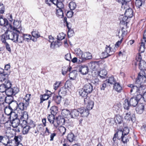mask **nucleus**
Instances as JSON below:
<instances>
[{
    "mask_svg": "<svg viewBox=\"0 0 146 146\" xmlns=\"http://www.w3.org/2000/svg\"><path fill=\"white\" fill-rule=\"evenodd\" d=\"M128 86L131 88L130 90V93L135 95L137 96H142L146 91V87L145 85H141V84H135V85L132 84H129Z\"/></svg>",
    "mask_w": 146,
    "mask_h": 146,
    "instance_id": "obj_1",
    "label": "nucleus"
},
{
    "mask_svg": "<svg viewBox=\"0 0 146 146\" xmlns=\"http://www.w3.org/2000/svg\"><path fill=\"white\" fill-rule=\"evenodd\" d=\"M7 110L5 111V113L7 115H9V118L11 122V124L13 127H17L19 125L20 121L19 119L17 118V115L15 112L11 111L9 114L7 113L6 112Z\"/></svg>",
    "mask_w": 146,
    "mask_h": 146,
    "instance_id": "obj_2",
    "label": "nucleus"
},
{
    "mask_svg": "<svg viewBox=\"0 0 146 146\" xmlns=\"http://www.w3.org/2000/svg\"><path fill=\"white\" fill-rule=\"evenodd\" d=\"M20 33L19 31L17 30H14L13 31H10L2 35H4L5 38L7 40L10 39L12 40L14 42H17V38L19 37V34Z\"/></svg>",
    "mask_w": 146,
    "mask_h": 146,
    "instance_id": "obj_3",
    "label": "nucleus"
},
{
    "mask_svg": "<svg viewBox=\"0 0 146 146\" xmlns=\"http://www.w3.org/2000/svg\"><path fill=\"white\" fill-rule=\"evenodd\" d=\"M77 50L78 51L76 52L77 55L78 56L81 55V57H80L78 63H80L86 60L92 58V56L90 53L87 52L83 53L82 52L80 49Z\"/></svg>",
    "mask_w": 146,
    "mask_h": 146,
    "instance_id": "obj_4",
    "label": "nucleus"
},
{
    "mask_svg": "<svg viewBox=\"0 0 146 146\" xmlns=\"http://www.w3.org/2000/svg\"><path fill=\"white\" fill-rule=\"evenodd\" d=\"M115 51V46H111L110 45L106 46L104 51L102 53L103 58H106L113 54Z\"/></svg>",
    "mask_w": 146,
    "mask_h": 146,
    "instance_id": "obj_5",
    "label": "nucleus"
},
{
    "mask_svg": "<svg viewBox=\"0 0 146 146\" xmlns=\"http://www.w3.org/2000/svg\"><path fill=\"white\" fill-rule=\"evenodd\" d=\"M143 98H142L140 96H137L135 95V96L132 97L130 100L129 104L130 105L135 107L139 102L142 103L143 102Z\"/></svg>",
    "mask_w": 146,
    "mask_h": 146,
    "instance_id": "obj_6",
    "label": "nucleus"
},
{
    "mask_svg": "<svg viewBox=\"0 0 146 146\" xmlns=\"http://www.w3.org/2000/svg\"><path fill=\"white\" fill-rule=\"evenodd\" d=\"M19 92V89L17 87L13 88H7L5 94L7 96L15 95Z\"/></svg>",
    "mask_w": 146,
    "mask_h": 146,
    "instance_id": "obj_7",
    "label": "nucleus"
},
{
    "mask_svg": "<svg viewBox=\"0 0 146 146\" xmlns=\"http://www.w3.org/2000/svg\"><path fill=\"white\" fill-rule=\"evenodd\" d=\"M0 25L4 26L7 30L12 29V27L11 24H9L6 18H3V16L0 17Z\"/></svg>",
    "mask_w": 146,
    "mask_h": 146,
    "instance_id": "obj_8",
    "label": "nucleus"
},
{
    "mask_svg": "<svg viewBox=\"0 0 146 146\" xmlns=\"http://www.w3.org/2000/svg\"><path fill=\"white\" fill-rule=\"evenodd\" d=\"M84 101L86 108L88 110L92 109L93 108L94 103L91 100L89 97H87L84 99Z\"/></svg>",
    "mask_w": 146,
    "mask_h": 146,
    "instance_id": "obj_9",
    "label": "nucleus"
},
{
    "mask_svg": "<svg viewBox=\"0 0 146 146\" xmlns=\"http://www.w3.org/2000/svg\"><path fill=\"white\" fill-rule=\"evenodd\" d=\"M146 81V77L144 75L139 74L137 77L136 78L135 84H141V85H144L143 84L145 83Z\"/></svg>",
    "mask_w": 146,
    "mask_h": 146,
    "instance_id": "obj_10",
    "label": "nucleus"
},
{
    "mask_svg": "<svg viewBox=\"0 0 146 146\" xmlns=\"http://www.w3.org/2000/svg\"><path fill=\"white\" fill-rule=\"evenodd\" d=\"M89 110L84 107H81L78 108V111L82 117H87L89 114Z\"/></svg>",
    "mask_w": 146,
    "mask_h": 146,
    "instance_id": "obj_11",
    "label": "nucleus"
},
{
    "mask_svg": "<svg viewBox=\"0 0 146 146\" xmlns=\"http://www.w3.org/2000/svg\"><path fill=\"white\" fill-rule=\"evenodd\" d=\"M9 73V72H5L3 69L2 72L0 73V81L1 82L5 81L6 82V81L7 80L8 75Z\"/></svg>",
    "mask_w": 146,
    "mask_h": 146,
    "instance_id": "obj_12",
    "label": "nucleus"
},
{
    "mask_svg": "<svg viewBox=\"0 0 146 146\" xmlns=\"http://www.w3.org/2000/svg\"><path fill=\"white\" fill-rule=\"evenodd\" d=\"M145 102H139L137 104V107L136 108V110L137 113L139 114L141 113L144 110Z\"/></svg>",
    "mask_w": 146,
    "mask_h": 146,
    "instance_id": "obj_13",
    "label": "nucleus"
},
{
    "mask_svg": "<svg viewBox=\"0 0 146 146\" xmlns=\"http://www.w3.org/2000/svg\"><path fill=\"white\" fill-rule=\"evenodd\" d=\"M56 122L54 123V126L55 128H57L60 124H63L65 121V119L61 117H57L55 119Z\"/></svg>",
    "mask_w": 146,
    "mask_h": 146,
    "instance_id": "obj_14",
    "label": "nucleus"
},
{
    "mask_svg": "<svg viewBox=\"0 0 146 146\" xmlns=\"http://www.w3.org/2000/svg\"><path fill=\"white\" fill-rule=\"evenodd\" d=\"M17 102L14 100L9 105L8 108L10 111H13V110L15 111L17 109Z\"/></svg>",
    "mask_w": 146,
    "mask_h": 146,
    "instance_id": "obj_15",
    "label": "nucleus"
},
{
    "mask_svg": "<svg viewBox=\"0 0 146 146\" xmlns=\"http://www.w3.org/2000/svg\"><path fill=\"white\" fill-rule=\"evenodd\" d=\"M87 92L90 93L92 92L93 90V86L92 84L89 83L85 84L83 88Z\"/></svg>",
    "mask_w": 146,
    "mask_h": 146,
    "instance_id": "obj_16",
    "label": "nucleus"
},
{
    "mask_svg": "<svg viewBox=\"0 0 146 146\" xmlns=\"http://www.w3.org/2000/svg\"><path fill=\"white\" fill-rule=\"evenodd\" d=\"M79 71L83 75L86 74L88 72V68L86 66H80L79 69Z\"/></svg>",
    "mask_w": 146,
    "mask_h": 146,
    "instance_id": "obj_17",
    "label": "nucleus"
},
{
    "mask_svg": "<svg viewBox=\"0 0 146 146\" xmlns=\"http://www.w3.org/2000/svg\"><path fill=\"white\" fill-rule=\"evenodd\" d=\"M119 19L121 24L125 25L127 26V23L129 21L130 18L125 15V16L121 15L119 17Z\"/></svg>",
    "mask_w": 146,
    "mask_h": 146,
    "instance_id": "obj_18",
    "label": "nucleus"
},
{
    "mask_svg": "<svg viewBox=\"0 0 146 146\" xmlns=\"http://www.w3.org/2000/svg\"><path fill=\"white\" fill-rule=\"evenodd\" d=\"M1 40L2 42L4 43L5 45V47L7 50L9 52H11V49L10 47L9 44L6 42V38H5V36L4 35H1Z\"/></svg>",
    "mask_w": 146,
    "mask_h": 146,
    "instance_id": "obj_19",
    "label": "nucleus"
},
{
    "mask_svg": "<svg viewBox=\"0 0 146 146\" xmlns=\"http://www.w3.org/2000/svg\"><path fill=\"white\" fill-rule=\"evenodd\" d=\"M22 127L23 128L22 132L24 135L27 134L29 133V132L31 128L30 126L25 124L22 125Z\"/></svg>",
    "mask_w": 146,
    "mask_h": 146,
    "instance_id": "obj_20",
    "label": "nucleus"
},
{
    "mask_svg": "<svg viewBox=\"0 0 146 146\" xmlns=\"http://www.w3.org/2000/svg\"><path fill=\"white\" fill-rule=\"evenodd\" d=\"M40 103L41 104L43 101L48 100L50 97L48 94H41L40 96Z\"/></svg>",
    "mask_w": 146,
    "mask_h": 146,
    "instance_id": "obj_21",
    "label": "nucleus"
},
{
    "mask_svg": "<svg viewBox=\"0 0 146 146\" xmlns=\"http://www.w3.org/2000/svg\"><path fill=\"white\" fill-rule=\"evenodd\" d=\"M79 111H78V109H74L72 110L70 112V115L72 118H76L77 117L79 116Z\"/></svg>",
    "mask_w": 146,
    "mask_h": 146,
    "instance_id": "obj_22",
    "label": "nucleus"
},
{
    "mask_svg": "<svg viewBox=\"0 0 146 146\" xmlns=\"http://www.w3.org/2000/svg\"><path fill=\"white\" fill-rule=\"evenodd\" d=\"M139 68L141 70L144 71L146 70V62L144 60H142L139 63Z\"/></svg>",
    "mask_w": 146,
    "mask_h": 146,
    "instance_id": "obj_23",
    "label": "nucleus"
},
{
    "mask_svg": "<svg viewBox=\"0 0 146 146\" xmlns=\"http://www.w3.org/2000/svg\"><path fill=\"white\" fill-rule=\"evenodd\" d=\"M133 11L131 8H128L126 9L125 13V15L129 18L132 17L133 15Z\"/></svg>",
    "mask_w": 146,
    "mask_h": 146,
    "instance_id": "obj_24",
    "label": "nucleus"
},
{
    "mask_svg": "<svg viewBox=\"0 0 146 146\" xmlns=\"http://www.w3.org/2000/svg\"><path fill=\"white\" fill-rule=\"evenodd\" d=\"M104 82L111 84H114V85L116 83L115 80L113 76L110 77L108 79H106Z\"/></svg>",
    "mask_w": 146,
    "mask_h": 146,
    "instance_id": "obj_25",
    "label": "nucleus"
},
{
    "mask_svg": "<svg viewBox=\"0 0 146 146\" xmlns=\"http://www.w3.org/2000/svg\"><path fill=\"white\" fill-rule=\"evenodd\" d=\"M67 89L66 87H63L61 88L58 92V95L61 96L65 95L66 93Z\"/></svg>",
    "mask_w": 146,
    "mask_h": 146,
    "instance_id": "obj_26",
    "label": "nucleus"
},
{
    "mask_svg": "<svg viewBox=\"0 0 146 146\" xmlns=\"http://www.w3.org/2000/svg\"><path fill=\"white\" fill-rule=\"evenodd\" d=\"M67 139L70 142H72L75 139V136L74 134L71 132L68 133L67 136Z\"/></svg>",
    "mask_w": 146,
    "mask_h": 146,
    "instance_id": "obj_27",
    "label": "nucleus"
},
{
    "mask_svg": "<svg viewBox=\"0 0 146 146\" xmlns=\"http://www.w3.org/2000/svg\"><path fill=\"white\" fill-rule=\"evenodd\" d=\"M56 14L57 16L60 18H62L63 17V11L65 10L64 9H56Z\"/></svg>",
    "mask_w": 146,
    "mask_h": 146,
    "instance_id": "obj_28",
    "label": "nucleus"
},
{
    "mask_svg": "<svg viewBox=\"0 0 146 146\" xmlns=\"http://www.w3.org/2000/svg\"><path fill=\"white\" fill-rule=\"evenodd\" d=\"M114 89L118 92H121L122 90V87L120 84L118 83H115L114 85Z\"/></svg>",
    "mask_w": 146,
    "mask_h": 146,
    "instance_id": "obj_29",
    "label": "nucleus"
},
{
    "mask_svg": "<svg viewBox=\"0 0 146 146\" xmlns=\"http://www.w3.org/2000/svg\"><path fill=\"white\" fill-rule=\"evenodd\" d=\"M4 101L6 103H7L9 105L14 101L13 98L12 96H7L6 97H5Z\"/></svg>",
    "mask_w": 146,
    "mask_h": 146,
    "instance_id": "obj_30",
    "label": "nucleus"
},
{
    "mask_svg": "<svg viewBox=\"0 0 146 146\" xmlns=\"http://www.w3.org/2000/svg\"><path fill=\"white\" fill-rule=\"evenodd\" d=\"M51 114L55 115L58 112V108L55 106H52L50 108Z\"/></svg>",
    "mask_w": 146,
    "mask_h": 146,
    "instance_id": "obj_31",
    "label": "nucleus"
},
{
    "mask_svg": "<svg viewBox=\"0 0 146 146\" xmlns=\"http://www.w3.org/2000/svg\"><path fill=\"white\" fill-rule=\"evenodd\" d=\"M31 33L32 36L34 38H37L40 36V33L36 29H33Z\"/></svg>",
    "mask_w": 146,
    "mask_h": 146,
    "instance_id": "obj_32",
    "label": "nucleus"
},
{
    "mask_svg": "<svg viewBox=\"0 0 146 146\" xmlns=\"http://www.w3.org/2000/svg\"><path fill=\"white\" fill-rule=\"evenodd\" d=\"M77 74V71L75 70H73L71 72H70L69 74L70 79L74 80Z\"/></svg>",
    "mask_w": 146,
    "mask_h": 146,
    "instance_id": "obj_33",
    "label": "nucleus"
},
{
    "mask_svg": "<svg viewBox=\"0 0 146 146\" xmlns=\"http://www.w3.org/2000/svg\"><path fill=\"white\" fill-rule=\"evenodd\" d=\"M123 118L121 116L119 115H116L115 118V120L116 123H121L123 122Z\"/></svg>",
    "mask_w": 146,
    "mask_h": 146,
    "instance_id": "obj_34",
    "label": "nucleus"
},
{
    "mask_svg": "<svg viewBox=\"0 0 146 146\" xmlns=\"http://www.w3.org/2000/svg\"><path fill=\"white\" fill-rule=\"evenodd\" d=\"M79 92L80 95L83 97H86L88 94H89L83 88L79 90Z\"/></svg>",
    "mask_w": 146,
    "mask_h": 146,
    "instance_id": "obj_35",
    "label": "nucleus"
},
{
    "mask_svg": "<svg viewBox=\"0 0 146 146\" xmlns=\"http://www.w3.org/2000/svg\"><path fill=\"white\" fill-rule=\"evenodd\" d=\"M114 135L115 136H116L117 138L118 139H121L124 134H123L122 130H119Z\"/></svg>",
    "mask_w": 146,
    "mask_h": 146,
    "instance_id": "obj_36",
    "label": "nucleus"
},
{
    "mask_svg": "<svg viewBox=\"0 0 146 146\" xmlns=\"http://www.w3.org/2000/svg\"><path fill=\"white\" fill-rule=\"evenodd\" d=\"M61 113L62 115L65 117H67L68 116L70 115V111L68 109H64L62 110Z\"/></svg>",
    "mask_w": 146,
    "mask_h": 146,
    "instance_id": "obj_37",
    "label": "nucleus"
},
{
    "mask_svg": "<svg viewBox=\"0 0 146 146\" xmlns=\"http://www.w3.org/2000/svg\"><path fill=\"white\" fill-rule=\"evenodd\" d=\"M54 115L52 114L49 115L48 116V119L50 123H52L54 125V123L56 122L54 119Z\"/></svg>",
    "mask_w": 146,
    "mask_h": 146,
    "instance_id": "obj_38",
    "label": "nucleus"
},
{
    "mask_svg": "<svg viewBox=\"0 0 146 146\" xmlns=\"http://www.w3.org/2000/svg\"><path fill=\"white\" fill-rule=\"evenodd\" d=\"M131 106L129 104V102L128 100L127 99L125 100L123 103V107L125 109L128 110L129 109V107Z\"/></svg>",
    "mask_w": 146,
    "mask_h": 146,
    "instance_id": "obj_39",
    "label": "nucleus"
},
{
    "mask_svg": "<svg viewBox=\"0 0 146 146\" xmlns=\"http://www.w3.org/2000/svg\"><path fill=\"white\" fill-rule=\"evenodd\" d=\"M98 66V63L96 62H91L89 64V66L92 70H94Z\"/></svg>",
    "mask_w": 146,
    "mask_h": 146,
    "instance_id": "obj_40",
    "label": "nucleus"
},
{
    "mask_svg": "<svg viewBox=\"0 0 146 146\" xmlns=\"http://www.w3.org/2000/svg\"><path fill=\"white\" fill-rule=\"evenodd\" d=\"M13 28L15 29H19L21 26V22L19 21H14L13 23Z\"/></svg>",
    "mask_w": 146,
    "mask_h": 146,
    "instance_id": "obj_41",
    "label": "nucleus"
},
{
    "mask_svg": "<svg viewBox=\"0 0 146 146\" xmlns=\"http://www.w3.org/2000/svg\"><path fill=\"white\" fill-rule=\"evenodd\" d=\"M145 40H144V42L142 41V40L141 41L139 49V50L141 53L143 52L145 50Z\"/></svg>",
    "mask_w": 146,
    "mask_h": 146,
    "instance_id": "obj_42",
    "label": "nucleus"
},
{
    "mask_svg": "<svg viewBox=\"0 0 146 146\" xmlns=\"http://www.w3.org/2000/svg\"><path fill=\"white\" fill-rule=\"evenodd\" d=\"M107 74V72L105 70H100L98 73L100 77L102 78H105Z\"/></svg>",
    "mask_w": 146,
    "mask_h": 146,
    "instance_id": "obj_43",
    "label": "nucleus"
},
{
    "mask_svg": "<svg viewBox=\"0 0 146 146\" xmlns=\"http://www.w3.org/2000/svg\"><path fill=\"white\" fill-rule=\"evenodd\" d=\"M62 96L60 95H58V96H55L54 98V101L57 104H59L60 103L61 100Z\"/></svg>",
    "mask_w": 146,
    "mask_h": 146,
    "instance_id": "obj_44",
    "label": "nucleus"
},
{
    "mask_svg": "<svg viewBox=\"0 0 146 146\" xmlns=\"http://www.w3.org/2000/svg\"><path fill=\"white\" fill-rule=\"evenodd\" d=\"M17 109H19L21 110H24L26 108L24 106V103L23 102L17 103Z\"/></svg>",
    "mask_w": 146,
    "mask_h": 146,
    "instance_id": "obj_45",
    "label": "nucleus"
},
{
    "mask_svg": "<svg viewBox=\"0 0 146 146\" xmlns=\"http://www.w3.org/2000/svg\"><path fill=\"white\" fill-rule=\"evenodd\" d=\"M69 6L71 10H74L76 8V5L75 2H71L69 3Z\"/></svg>",
    "mask_w": 146,
    "mask_h": 146,
    "instance_id": "obj_46",
    "label": "nucleus"
},
{
    "mask_svg": "<svg viewBox=\"0 0 146 146\" xmlns=\"http://www.w3.org/2000/svg\"><path fill=\"white\" fill-rule=\"evenodd\" d=\"M65 36V35L64 33H59L57 36V40L60 41L64 39Z\"/></svg>",
    "mask_w": 146,
    "mask_h": 146,
    "instance_id": "obj_47",
    "label": "nucleus"
},
{
    "mask_svg": "<svg viewBox=\"0 0 146 146\" xmlns=\"http://www.w3.org/2000/svg\"><path fill=\"white\" fill-rule=\"evenodd\" d=\"M62 1H59L55 5H56L58 9H64V5L62 2Z\"/></svg>",
    "mask_w": 146,
    "mask_h": 146,
    "instance_id": "obj_48",
    "label": "nucleus"
},
{
    "mask_svg": "<svg viewBox=\"0 0 146 146\" xmlns=\"http://www.w3.org/2000/svg\"><path fill=\"white\" fill-rule=\"evenodd\" d=\"M5 84H2L0 85V92L3 93H5L7 90Z\"/></svg>",
    "mask_w": 146,
    "mask_h": 146,
    "instance_id": "obj_49",
    "label": "nucleus"
},
{
    "mask_svg": "<svg viewBox=\"0 0 146 146\" xmlns=\"http://www.w3.org/2000/svg\"><path fill=\"white\" fill-rule=\"evenodd\" d=\"M58 129L62 135L65 134L66 130V129L65 127L62 126H61L59 127Z\"/></svg>",
    "mask_w": 146,
    "mask_h": 146,
    "instance_id": "obj_50",
    "label": "nucleus"
},
{
    "mask_svg": "<svg viewBox=\"0 0 146 146\" xmlns=\"http://www.w3.org/2000/svg\"><path fill=\"white\" fill-rule=\"evenodd\" d=\"M135 4L137 8H139L142 5V1L141 0H135Z\"/></svg>",
    "mask_w": 146,
    "mask_h": 146,
    "instance_id": "obj_51",
    "label": "nucleus"
},
{
    "mask_svg": "<svg viewBox=\"0 0 146 146\" xmlns=\"http://www.w3.org/2000/svg\"><path fill=\"white\" fill-rule=\"evenodd\" d=\"M118 3H121L122 5H125L127 2H129L131 0H115Z\"/></svg>",
    "mask_w": 146,
    "mask_h": 146,
    "instance_id": "obj_52",
    "label": "nucleus"
},
{
    "mask_svg": "<svg viewBox=\"0 0 146 146\" xmlns=\"http://www.w3.org/2000/svg\"><path fill=\"white\" fill-rule=\"evenodd\" d=\"M24 40H25L24 35V34H23L19 36L18 37L17 42H18L19 43H22Z\"/></svg>",
    "mask_w": 146,
    "mask_h": 146,
    "instance_id": "obj_53",
    "label": "nucleus"
},
{
    "mask_svg": "<svg viewBox=\"0 0 146 146\" xmlns=\"http://www.w3.org/2000/svg\"><path fill=\"white\" fill-rule=\"evenodd\" d=\"M121 139V140L124 143H127L129 141V139L127 135H123Z\"/></svg>",
    "mask_w": 146,
    "mask_h": 146,
    "instance_id": "obj_54",
    "label": "nucleus"
},
{
    "mask_svg": "<svg viewBox=\"0 0 146 146\" xmlns=\"http://www.w3.org/2000/svg\"><path fill=\"white\" fill-rule=\"evenodd\" d=\"M68 66H64L62 68V74L64 75L68 71Z\"/></svg>",
    "mask_w": 146,
    "mask_h": 146,
    "instance_id": "obj_55",
    "label": "nucleus"
},
{
    "mask_svg": "<svg viewBox=\"0 0 146 146\" xmlns=\"http://www.w3.org/2000/svg\"><path fill=\"white\" fill-rule=\"evenodd\" d=\"M123 134L125 135H127L129 133V129L127 127H125L122 131Z\"/></svg>",
    "mask_w": 146,
    "mask_h": 146,
    "instance_id": "obj_56",
    "label": "nucleus"
},
{
    "mask_svg": "<svg viewBox=\"0 0 146 146\" xmlns=\"http://www.w3.org/2000/svg\"><path fill=\"white\" fill-rule=\"evenodd\" d=\"M24 35L25 40H26V41H29L31 39L32 37L30 35L24 34Z\"/></svg>",
    "mask_w": 146,
    "mask_h": 146,
    "instance_id": "obj_57",
    "label": "nucleus"
},
{
    "mask_svg": "<svg viewBox=\"0 0 146 146\" xmlns=\"http://www.w3.org/2000/svg\"><path fill=\"white\" fill-rule=\"evenodd\" d=\"M117 137L115 136L114 135V136L113 138V142H112L113 146H118V143H117V141L116 140Z\"/></svg>",
    "mask_w": 146,
    "mask_h": 146,
    "instance_id": "obj_58",
    "label": "nucleus"
},
{
    "mask_svg": "<svg viewBox=\"0 0 146 146\" xmlns=\"http://www.w3.org/2000/svg\"><path fill=\"white\" fill-rule=\"evenodd\" d=\"M125 119L130 120V119L132 120V118L131 117V113L130 112L127 113H126V115L125 117Z\"/></svg>",
    "mask_w": 146,
    "mask_h": 146,
    "instance_id": "obj_59",
    "label": "nucleus"
},
{
    "mask_svg": "<svg viewBox=\"0 0 146 146\" xmlns=\"http://www.w3.org/2000/svg\"><path fill=\"white\" fill-rule=\"evenodd\" d=\"M136 59L137 62H139V63L140 62V61L142 60H142L141 56L140 53H139L136 56Z\"/></svg>",
    "mask_w": 146,
    "mask_h": 146,
    "instance_id": "obj_60",
    "label": "nucleus"
},
{
    "mask_svg": "<svg viewBox=\"0 0 146 146\" xmlns=\"http://www.w3.org/2000/svg\"><path fill=\"white\" fill-rule=\"evenodd\" d=\"M64 58L66 60L70 61L71 58L70 54V53H67L64 56Z\"/></svg>",
    "mask_w": 146,
    "mask_h": 146,
    "instance_id": "obj_61",
    "label": "nucleus"
},
{
    "mask_svg": "<svg viewBox=\"0 0 146 146\" xmlns=\"http://www.w3.org/2000/svg\"><path fill=\"white\" fill-rule=\"evenodd\" d=\"M68 29V37H71V36L73 35L74 32L70 28H69V27Z\"/></svg>",
    "mask_w": 146,
    "mask_h": 146,
    "instance_id": "obj_62",
    "label": "nucleus"
},
{
    "mask_svg": "<svg viewBox=\"0 0 146 146\" xmlns=\"http://www.w3.org/2000/svg\"><path fill=\"white\" fill-rule=\"evenodd\" d=\"M6 83L5 84L6 88H11V84L10 81L7 80L6 81Z\"/></svg>",
    "mask_w": 146,
    "mask_h": 146,
    "instance_id": "obj_63",
    "label": "nucleus"
},
{
    "mask_svg": "<svg viewBox=\"0 0 146 146\" xmlns=\"http://www.w3.org/2000/svg\"><path fill=\"white\" fill-rule=\"evenodd\" d=\"M5 8L3 4H0V12L1 13H4L5 12Z\"/></svg>",
    "mask_w": 146,
    "mask_h": 146,
    "instance_id": "obj_64",
    "label": "nucleus"
}]
</instances>
